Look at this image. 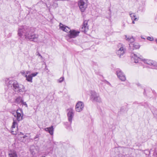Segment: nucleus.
<instances>
[{"label":"nucleus","instance_id":"f257e3e1","mask_svg":"<svg viewBox=\"0 0 157 157\" xmlns=\"http://www.w3.org/2000/svg\"><path fill=\"white\" fill-rule=\"evenodd\" d=\"M33 32V29L25 25L21 26L19 28L18 34L21 37L24 36L25 38L27 40L30 41L36 42L38 40V35L34 34Z\"/></svg>","mask_w":157,"mask_h":157},{"label":"nucleus","instance_id":"f03ea898","mask_svg":"<svg viewBox=\"0 0 157 157\" xmlns=\"http://www.w3.org/2000/svg\"><path fill=\"white\" fill-rule=\"evenodd\" d=\"M131 57L132 60H134L135 63H136L140 61H143L145 64L148 65V67L153 69H157V63L151 59H143L140 57L139 54H136L133 53H131Z\"/></svg>","mask_w":157,"mask_h":157},{"label":"nucleus","instance_id":"7ed1b4c3","mask_svg":"<svg viewBox=\"0 0 157 157\" xmlns=\"http://www.w3.org/2000/svg\"><path fill=\"white\" fill-rule=\"evenodd\" d=\"M90 93V99L92 102H101V100L98 93L94 91H91Z\"/></svg>","mask_w":157,"mask_h":157},{"label":"nucleus","instance_id":"20e7f679","mask_svg":"<svg viewBox=\"0 0 157 157\" xmlns=\"http://www.w3.org/2000/svg\"><path fill=\"white\" fill-rule=\"evenodd\" d=\"M12 88L14 90L18 93L26 91L25 86L21 84H19L16 81L14 82Z\"/></svg>","mask_w":157,"mask_h":157},{"label":"nucleus","instance_id":"39448f33","mask_svg":"<svg viewBox=\"0 0 157 157\" xmlns=\"http://www.w3.org/2000/svg\"><path fill=\"white\" fill-rule=\"evenodd\" d=\"M118 50L116 51V54L120 57L123 56L125 53L126 49L124 46L121 44H119L117 45Z\"/></svg>","mask_w":157,"mask_h":157},{"label":"nucleus","instance_id":"423d86ee","mask_svg":"<svg viewBox=\"0 0 157 157\" xmlns=\"http://www.w3.org/2000/svg\"><path fill=\"white\" fill-rule=\"evenodd\" d=\"M88 0H80L78 2V5L80 10L84 12L87 6Z\"/></svg>","mask_w":157,"mask_h":157},{"label":"nucleus","instance_id":"0eeeda50","mask_svg":"<svg viewBox=\"0 0 157 157\" xmlns=\"http://www.w3.org/2000/svg\"><path fill=\"white\" fill-rule=\"evenodd\" d=\"M67 117L69 121L72 122V119L74 116V110L72 108H69L67 110Z\"/></svg>","mask_w":157,"mask_h":157},{"label":"nucleus","instance_id":"6e6552de","mask_svg":"<svg viewBox=\"0 0 157 157\" xmlns=\"http://www.w3.org/2000/svg\"><path fill=\"white\" fill-rule=\"evenodd\" d=\"M116 73L117 77L122 81H125L126 80V77L122 71L119 69L117 70Z\"/></svg>","mask_w":157,"mask_h":157},{"label":"nucleus","instance_id":"1a4fd4ad","mask_svg":"<svg viewBox=\"0 0 157 157\" xmlns=\"http://www.w3.org/2000/svg\"><path fill=\"white\" fill-rule=\"evenodd\" d=\"M39 149L37 147L32 146L30 147V152L34 157H36L38 155Z\"/></svg>","mask_w":157,"mask_h":157},{"label":"nucleus","instance_id":"9d476101","mask_svg":"<svg viewBox=\"0 0 157 157\" xmlns=\"http://www.w3.org/2000/svg\"><path fill=\"white\" fill-rule=\"evenodd\" d=\"M13 122L11 130V133L13 135H16L17 131V124L16 120L13 119Z\"/></svg>","mask_w":157,"mask_h":157},{"label":"nucleus","instance_id":"9b49d317","mask_svg":"<svg viewBox=\"0 0 157 157\" xmlns=\"http://www.w3.org/2000/svg\"><path fill=\"white\" fill-rule=\"evenodd\" d=\"M79 33V31L75 30H70L67 36L70 38H75L78 35Z\"/></svg>","mask_w":157,"mask_h":157},{"label":"nucleus","instance_id":"f8f14e48","mask_svg":"<svg viewBox=\"0 0 157 157\" xmlns=\"http://www.w3.org/2000/svg\"><path fill=\"white\" fill-rule=\"evenodd\" d=\"M84 107V105L83 102L81 101H79L76 105V111L78 112H80L83 109Z\"/></svg>","mask_w":157,"mask_h":157},{"label":"nucleus","instance_id":"ddd939ff","mask_svg":"<svg viewBox=\"0 0 157 157\" xmlns=\"http://www.w3.org/2000/svg\"><path fill=\"white\" fill-rule=\"evenodd\" d=\"M15 81H13L10 78H6L5 80V85L9 88H12L13 86Z\"/></svg>","mask_w":157,"mask_h":157},{"label":"nucleus","instance_id":"4468645a","mask_svg":"<svg viewBox=\"0 0 157 157\" xmlns=\"http://www.w3.org/2000/svg\"><path fill=\"white\" fill-rule=\"evenodd\" d=\"M82 31L84 32H86L88 29V21L86 20L84 21L81 28Z\"/></svg>","mask_w":157,"mask_h":157},{"label":"nucleus","instance_id":"2eb2a0df","mask_svg":"<svg viewBox=\"0 0 157 157\" xmlns=\"http://www.w3.org/2000/svg\"><path fill=\"white\" fill-rule=\"evenodd\" d=\"M129 15L132 20V23L135 24V21H137L139 20V17L136 16L135 13H131V12L129 13Z\"/></svg>","mask_w":157,"mask_h":157},{"label":"nucleus","instance_id":"dca6fc26","mask_svg":"<svg viewBox=\"0 0 157 157\" xmlns=\"http://www.w3.org/2000/svg\"><path fill=\"white\" fill-rule=\"evenodd\" d=\"M23 99L22 97L18 96L14 98V102L17 104L21 105L22 102H23Z\"/></svg>","mask_w":157,"mask_h":157},{"label":"nucleus","instance_id":"f3484780","mask_svg":"<svg viewBox=\"0 0 157 157\" xmlns=\"http://www.w3.org/2000/svg\"><path fill=\"white\" fill-rule=\"evenodd\" d=\"M129 45L130 49H132L133 50L134 49H138L140 47V45L137 43H133L130 44H129Z\"/></svg>","mask_w":157,"mask_h":157},{"label":"nucleus","instance_id":"a211bd4d","mask_svg":"<svg viewBox=\"0 0 157 157\" xmlns=\"http://www.w3.org/2000/svg\"><path fill=\"white\" fill-rule=\"evenodd\" d=\"M19 111L18 110H17L16 114L14 115V117H17V120L18 122L21 120L22 119V116H21V113L19 112Z\"/></svg>","mask_w":157,"mask_h":157},{"label":"nucleus","instance_id":"6ab92c4d","mask_svg":"<svg viewBox=\"0 0 157 157\" xmlns=\"http://www.w3.org/2000/svg\"><path fill=\"white\" fill-rule=\"evenodd\" d=\"M44 130L47 132H48L51 135H52L53 134L54 129L53 126H52L49 127L45 128Z\"/></svg>","mask_w":157,"mask_h":157},{"label":"nucleus","instance_id":"aec40b11","mask_svg":"<svg viewBox=\"0 0 157 157\" xmlns=\"http://www.w3.org/2000/svg\"><path fill=\"white\" fill-rule=\"evenodd\" d=\"M125 37L126 40L128 42H129L130 43V44L134 43V39L132 36H128L126 35H125Z\"/></svg>","mask_w":157,"mask_h":157},{"label":"nucleus","instance_id":"412c9836","mask_svg":"<svg viewBox=\"0 0 157 157\" xmlns=\"http://www.w3.org/2000/svg\"><path fill=\"white\" fill-rule=\"evenodd\" d=\"M9 157H17L16 152L13 150L10 151L9 153Z\"/></svg>","mask_w":157,"mask_h":157},{"label":"nucleus","instance_id":"4be33fe9","mask_svg":"<svg viewBox=\"0 0 157 157\" xmlns=\"http://www.w3.org/2000/svg\"><path fill=\"white\" fill-rule=\"evenodd\" d=\"M72 122L69 121L64 122L63 124L67 129H70Z\"/></svg>","mask_w":157,"mask_h":157},{"label":"nucleus","instance_id":"5701e85b","mask_svg":"<svg viewBox=\"0 0 157 157\" xmlns=\"http://www.w3.org/2000/svg\"><path fill=\"white\" fill-rule=\"evenodd\" d=\"M25 77H26V80L27 81L30 82H33V78L30 75H25Z\"/></svg>","mask_w":157,"mask_h":157},{"label":"nucleus","instance_id":"b1692460","mask_svg":"<svg viewBox=\"0 0 157 157\" xmlns=\"http://www.w3.org/2000/svg\"><path fill=\"white\" fill-rule=\"evenodd\" d=\"M40 135V134H37L36 135V136L34 138V140L36 142L38 141L39 140Z\"/></svg>","mask_w":157,"mask_h":157},{"label":"nucleus","instance_id":"393cba45","mask_svg":"<svg viewBox=\"0 0 157 157\" xmlns=\"http://www.w3.org/2000/svg\"><path fill=\"white\" fill-rule=\"evenodd\" d=\"M59 26L60 29L64 31V30H65V28L66 26H65V25H63L61 23H60L59 24Z\"/></svg>","mask_w":157,"mask_h":157},{"label":"nucleus","instance_id":"a878e982","mask_svg":"<svg viewBox=\"0 0 157 157\" xmlns=\"http://www.w3.org/2000/svg\"><path fill=\"white\" fill-rule=\"evenodd\" d=\"M64 78L63 77H61L58 80L57 82L59 83H61L64 80Z\"/></svg>","mask_w":157,"mask_h":157},{"label":"nucleus","instance_id":"bb28decb","mask_svg":"<svg viewBox=\"0 0 157 157\" xmlns=\"http://www.w3.org/2000/svg\"><path fill=\"white\" fill-rule=\"evenodd\" d=\"M70 30H71L67 26H66L65 28V30H64V31L67 33H69V31H70Z\"/></svg>","mask_w":157,"mask_h":157},{"label":"nucleus","instance_id":"cd10ccee","mask_svg":"<svg viewBox=\"0 0 157 157\" xmlns=\"http://www.w3.org/2000/svg\"><path fill=\"white\" fill-rule=\"evenodd\" d=\"M38 74V72H36L35 73H32L31 74H30V75L33 78V77L36 76Z\"/></svg>","mask_w":157,"mask_h":157},{"label":"nucleus","instance_id":"c85d7f7f","mask_svg":"<svg viewBox=\"0 0 157 157\" xmlns=\"http://www.w3.org/2000/svg\"><path fill=\"white\" fill-rule=\"evenodd\" d=\"M147 39L151 41H153L154 40V38L152 37L148 36L147 37Z\"/></svg>","mask_w":157,"mask_h":157},{"label":"nucleus","instance_id":"c756f323","mask_svg":"<svg viewBox=\"0 0 157 157\" xmlns=\"http://www.w3.org/2000/svg\"><path fill=\"white\" fill-rule=\"evenodd\" d=\"M21 104L22 105H24L26 107H27V106H28L27 104H26V103L23 100V102H22L21 103Z\"/></svg>","mask_w":157,"mask_h":157},{"label":"nucleus","instance_id":"7c9ffc66","mask_svg":"<svg viewBox=\"0 0 157 157\" xmlns=\"http://www.w3.org/2000/svg\"><path fill=\"white\" fill-rule=\"evenodd\" d=\"M21 73L23 76L25 77V72L24 71H21Z\"/></svg>","mask_w":157,"mask_h":157},{"label":"nucleus","instance_id":"2f4dec72","mask_svg":"<svg viewBox=\"0 0 157 157\" xmlns=\"http://www.w3.org/2000/svg\"><path fill=\"white\" fill-rule=\"evenodd\" d=\"M31 72L29 71H27L25 72V75H30Z\"/></svg>","mask_w":157,"mask_h":157},{"label":"nucleus","instance_id":"473e14b6","mask_svg":"<svg viewBox=\"0 0 157 157\" xmlns=\"http://www.w3.org/2000/svg\"><path fill=\"white\" fill-rule=\"evenodd\" d=\"M147 92V90L144 89V95H146V92Z\"/></svg>","mask_w":157,"mask_h":157},{"label":"nucleus","instance_id":"72a5a7b5","mask_svg":"<svg viewBox=\"0 0 157 157\" xmlns=\"http://www.w3.org/2000/svg\"><path fill=\"white\" fill-rule=\"evenodd\" d=\"M36 54L37 56H41L40 54L38 52H36Z\"/></svg>","mask_w":157,"mask_h":157},{"label":"nucleus","instance_id":"f704fd0d","mask_svg":"<svg viewBox=\"0 0 157 157\" xmlns=\"http://www.w3.org/2000/svg\"><path fill=\"white\" fill-rule=\"evenodd\" d=\"M123 27H125V24L124 23H123Z\"/></svg>","mask_w":157,"mask_h":157},{"label":"nucleus","instance_id":"c9c22d12","mask_svg":"<svg viewBox=\"0 0 157 157\" xmlns=\"http://www.w3.org/2000/svg\"><path fill=\"white\" fill-rule=\"evenodd\" d=\"M137 85L138 86H140V83H138V84H137Z\"/></svg>","mask_w":157,"mask_h":157},{"label":"nucleus","instance_id":"e433bc0d","mask_svg":"<svg viewBox=\"0 0 157 157\" xmlns=\"http://www.w3.org/2000/svg\"><path fill=\"white\" fill-rule=\"evenodd\" d=\"M27 137L26 136H25L23 137V138H25L26 137Z\"/></svg>","mask_w":157,"mask_h":157},{"label":"nucleus","instance_id":"4c0bfd02","mask_svg":"<svg viewBox=\"0 0 157 157\" xmlns=\"http://www.w3.org/2000/svg\"><path fill=\"white\" fill-rule=\"evenodd\" d=\"M40 56V58H41L42 59L43 57H42V56L41 55V56Z\"/></svg>","mask_w":157,"mask_h":157},{"label":"nucleus","instance_id":"58836bf2","mask_svg":"<svg viewBox=\"0 0 157 157\" xmlns=\"http://www.w3.org/2000/svg\"><path fill=\"white\" fill-rule=\"evenodd\" d=\"M108 83V84H109V85H110V83H109V82H107Z\"/></svg>","mask_w":157,"mask_h":157},{"label":"nucleus","instance_id":"ea45409f","mask_svg":"<svg viewBox=\"0 0 157 157\" xmlns=\"http://www.w3.org/2000/svg\"><path fill=\"white\" fill-rule=\"evenodd\" d=\"M21 134H22V135H23V133H22L21 132Z\"/></svg>","mask_w":157,"mask_h":157},{"label":"nucleus","instance_id":"a19ab883","mask_svg":"<svg viewBox=\"0 0 157 157\" xmlns=\"http://www.w3.org/2000/svg\"><path fill=\"white\" fill-rule=\"evenodd\" d=\"M155 41H156V42L157 43V39L155 40Z\"/></svg>","mask_w":157,"mask_h":157},{"label":"nucleus","instance_id":"79ce46f5","mask_svg":"<svg viewBox=\"0 0 157 157\" xmlns=\"http://www.w3.org/2000/svg\"><path fill=\"white\" fill-rule=\"evenodd\" d=\"M13 130H14H14H15V129H13Z\"/></svg>","mask_w":157,"mask_h":157},{"label":"nucleus","instance_id":"37998d69","mask_svg":"<svg viewBox=\"0 0 157 157\" xmlns=\"http://www.w3.org/2000/svg\"><path fill=\"white\" fill-rule=\"evenodd\" d=\"M20 111L21 112H22V111H21V110H20Z\"/></svg>","mask_w":157,"mask_h":157}]
</instances>
